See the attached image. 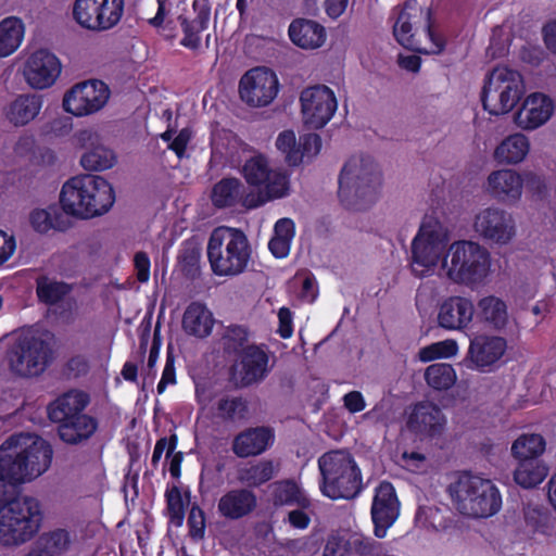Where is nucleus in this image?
<instances>
[{
	"instance_id": "obj_29",
	"label": "nucleus",
	"mask_w": 556,
	"mask_h": 556,
	"mask_svg": "<svg viewBox=\"0 0 556 556\" xmlns=\"http://www.w3.org/2000/svg\"><path fill=\"white\" fill-rule=\"evenodd\" d=\"M257 507L256 494L247 488L227 491L217 503L218 514L228 520H239L251 515Z\"/></svg>"
},
{
	"instance_id": "obj_17",
	"label": "nucleus",
	"mask_w": 556,
	"mask_h": 556,
	"mask_svg": "<svg viewBox=\"0 0 556 556\" xmlns=\"http://www.w3.org/2000/svg\"><path fill=\"white\" fill-rule=\"evenodd\" d=\"M300 102L304 123L311 129L323 128L338 108L334 92L325 85L305 88L300 94Z\"/></svg>"
},
{
	"instance_id": "obj_21",
	"label": "nucleus",
	"mask_w": 556,
	"mask_h": 556,
	"mask_svg": "<svg viewBox=\"0 0 556 556\" xmlns=\"http://www.w3.org/2000/svg\"><path fill=\"white\" fill-rule=\"evenodd\" d=\"M400 515V502L393 484L389 481H381L375 489L371 504V519L374 533L382 539L387 530L395 522Z\"/></svg>"
},
{
	"instance_id": "obj_33",
	"label": "nucleus",
	"mask_w": 556,
	"mask_h": 556,
	"mask_svg": "<svg viewBox=\"0 0 556 556\" xmlns=\"http://www.w3.org/2000/svg\"><path fill=\"white\" fill-rule=\"evenodd\" d=\"M215 319L204 303L193 301L185 309L181 327L188 334L199 339L207 338L213 330Z\"/></svg>"
},
{
	"instance_id": "obj_20",
	"label": "nucleus",
	"mask_w": 556,
	"mask_h": 556,
	"mask_svg": "<svg viewBox=\"0 0 556 556\" xmlns=\"http://www.w3.org/2000/svg\"><path fill=\"white\" fill-rule=\"evenodd\" d=\"M476 232L484 240L505 244L515 236V220L505 210L486 207L480 211L473 223Z\"/></svg>"
},
{
	"instance_id": "obj_19",
	"label": "nucleus",
	"mask_w": 556,
	"mask_h": 556,
	"mask_svg": "<svg viewBox=\"0 0 556 556\" xmlns=\"http://www.w3.org/2000/svg\"><path fill=\"white\" fill-rule=\"evenodd\" d=\"M507 350L503 337L477 334L470 339L465 363L467 368L483 374L494 371Z\"/></svg>"
},
{
	"instance_id": "obj_5",
	"label": "nucleus",
	"mask_w": 556,
	"mask_h": 556,
	"mask_svg": "<svg viewBox=\"0 0 556 556\" xmlns=\"http://www.w3.org/2000/svg\"><path fill=\"white\" fill-rule=\"evenodd\" d=\"M447 492L456 509L471 518H488L502 507V495L489 479L464 471L452 482Z\"/></svg>"
},
{
	"instance_id": "obj_10",
	"label": "nucleus",
	"mask_w": 556,
	"mask_h": 556,
	"mask_svg": "<svg viewBox=\"0 0 556 556\" xmlns=\"http://www.w3.org/2000/svg\"><path fill=\"white\" fill-rule=\"evenodd\" d=\"M7 359L15 376L39 377L54 361L52 339L48 334H23L8 350Z\"/></svg>"
},
{
	"instance_id": "obj_56",
	"label": "nucleus",
	"mask_w": 556,
	"mask_h": 556,
	"mask_svg": "<svg viewBox=\"0 0 556 556\" xmlns=\"http://www.w3.org/2000/svg\"><path fill=\"white\" fill-rule=\"evenodd\" d=\"M457 351V345L454 341H441L433 343L420 350L419 356L424 362H430L437 358L450 357Z\"/></svg>"
},
{
	"instance_id": "obj_25",
	"label": "nucleus",
	"mask_w": 556,
	"mask_h": 556,
	"mask_svg": "<svg viewBox=\"0 0 556 556\" xmlns=\"http://www.w3.org/2000/svg\"><path fill=\"white\" fill-rule=\"evenodd\" d=\"M445 426L443 412L431 402L417 403L407 419V427L412 432L430 439L440 437Z\"/></svg>"
},
{
	"instance_id": "obj_53",
	"label": "nucleus",
	"mask_w": 556,
	"mask_h": 556,
	"mask_svg": "<svg viewBox=\"0 0 556 556\" xmlns=\"http://www.w3.org/2000/svg\"><path fill=\"white\" fill-rule=\"evenodd\" d=\"M351 538L352 556H381L383 547L380 542L371 538L353 534Z\"/></svg>"
},
{
	"instance_id": "obj_3",
	"label": "nucleus",
	"mask_w": 556,
	"mask_h": 556,
	"mask_svg": "<svg viewBox=\"0 0 556 556\" xmlns=\"http://www.w3.org/2000/svg\"><path fill=\"white\" fill-rule=\"evenodd\" d=\"M338 182L341 202L349 208L364 210L377 200L382 175L370 155H353L343 165Z\"/></svg>"
},
{
	"instance_id": "obj_43",
	"label": "nucleus",
	"mask_w": 556,
	"mask_h": 556,
	"mask_svg": "<svg viewBox=\"0 0 556 556\" xmlns=\"http://www.w3.org/2000/svg\"><path fill=\"white\" fill-rule=\"evenodd\" d=\"M546 441L539 433H522L511 445V455L517 460H525L530 457L542 459L541 456L545 452Z\"/></svg>"
},
{
	"instance_id": "obj_49",
	"label": "nucleus",
	"mask_w": 556,
	"mask_h": 556,
	"mask_svg": "<svg viewBox=\"0 0 556 556\" xmlns=\"http://www.w3.org/2000/svg\"><path fill=\"white\" fill-rule=\"evenodd\" d=\"M201 253L202 249L195 241L186 240L182 242L178 262L186 277L194 278L199 274Z\"/></svg>"
},
{
	"instance_id": "obj_26",
	"label": "nucleus",
	"mask_w": 556,
	"mask_h": 556,
	"mask_svg": "<svg viewBox=\"0 0 556 556\" xmlns=\"http://www.w3.org/2000/svg\"><path fill=\"white\" fill-rule=\"evenodd\" d=\"M274 440L275 434L269 427H250L235 435L231 450L239 458L255 457L266 452Z\"/></svg>"
},
{
	"instance_id": "obj_34",
	"label": "nucleus",
	"mask_w": 556,
	"mask_h": 556,
	"mask_svg": "<svg viewBox=\"0 0 556 556\" xmlns=\"http://www.w3.org/2000/svg\"><path fill=\"white\" fill-rule=\"evenodd\" d=\"M98 420L87 414L78 415L58 426V434L68 445L80 444L90 439L98 429Z\"/></svg>"
},
{
	"instance_id": "obj_55",
	"label": "nucleus",
	"mask_w": 556,
	"mask_h": 556,
	"mask_svg": "<svg viewBox=\"0 0 556 556\" xmlns=\"http://www.w3.org/2000/svg\"><path fill=\"white\" fill-rule=\"evenodd\" d=\"M90 368V359L87 355L74 354L63 365V375L67 379H79L86 377Z\"/></svg>"
},
{
	"instance_id": "obj_32",
	"label": "nucleus",
	"mask_w": 556,
	"mask_h": 556,
	"mask_svg": "<svg viewBox=\"0 0 556 556\" xmlns=\"http://www.w3.org/2000/svg\"><path fill=\"white\" fill-rule=\"evenodd\" d=\"M89 404V396L84 391H70L59 396L48 406V416L51 421L61 425L78 415Z\"/></svg>"
},
{
	"instance_id": "obj_50",
	"label": "nucleus",
	"mask_w": 556,
	"mask_h": 556,
	"mask_svg": "<svg viewBox=\"0 0 556 556\" xmlns=\"http://www.w3.org/2000/svg\"><path fill=\"white\" fill-rule=\"evenodd\" d=\"M37 542L52 556H60L68 551L72 544V535L66 529L56 528L41 534Z\"/></svg>"
},
{
	"instance_id": "obj_1",
	"label": "nucleus",
	"mask_w": 556,
	"mask_h": 556,
	"mask_svg": "<svg viewBox=\"0 0 556 556\" xmlns=\"http://www.w3.org/2000/svg\"><path fill=\"white\" fill-rule=\"evenodd\" d=\"M29 439L31 442L24 447L17 435H11L0 445V481L11 488L39 477L51 465L53 451L49 442L40 437Z\"/></svg>"
},
{
	"instance_id": "obj_64",
	"label": "nucleus",
	"mask_w": 556,
	"mask_h": 556,
	"mask_svg": "<svg viewBox=\"0 0 556 556\" xmlns=\"http://www.w3.org/2000/svg\"><path fill=\"white\" fill-rule=\"evenodd\" d=\"M542 38L546 49L556 55V18L549 20L543 25Z\"/></svg>"
},
{
	"instance_id": "obj_58",
	"label": "nucleus",
	"mask_w": 556,
	"mask_h": 556,
	"mask_svg": "<svg viewBox=\"0 0 556 556\" xmlns=\"http://www.w3.org/2000/svg\"><path fill=\"white\" fill-rule=\"evenodd\" d=\"M323 556H352L351 538L330 535L327 539Z\"/></svg>"
},
{
	"instance_id": "obj_8",
	"label": "nucleus",
	"mask_w": 556,
	"mask_h": 556,
	"mask_svg": "<svg viewBox=\"0 0 556 556\" xmlns=\"http://www.w3.org/2000/svg\"><path fill=\"white\" fill-rule=\"evenodd\" d=\"M442 266L452 281L465 286H477L483 282L490 271L491 255L477 242L458 240L450 245L442 258Z\"/></svg>"
},
{
	"instance_id": "obj_14",
	"label": "nucleus",
	"mask_w": 556,
	"mask_h": 556,
	"mask_svg": "<svg viewBox=\"0 0 556 556\" xmlns=\"http://www.w3.org/2000/svg\"><path fill=\"white\" fill-rule=\"evenodd\" d=\"M240 99L251 108L269 105L278 94L279 80L276 73L265 66L245 72L239 80Z\"/></svg>"
},
{
	"instance_id": "obj_38",
	"label": "nucleus",
	"mask_w": 556,
	"mask_h": 556,
	"mask_svg": "<svg viewBox=\"0 0 556 556\" xmlns=\"http://www.w3.org/2000/svg\"><path fill=\"white\" fill-rule=\"evenodd\" d=\"M273 504L276 507L296 506L312 508V500L293 479H283L271 485Z\"/></svg>"
},
{
	"instance_id": "obj_31",
	"label": "nucleus",
	"mask_w": 556,
	"mask_h": 556,
	"mask_svg": "<svg viewBox=\"0 0 556 556\" xmlns=\"http://www.w3.org/2000/svg\"><path fill=\"white\" fill-rule=\"evenodd\" d=\"M523 180L513 169L495 170L488 177V189L491 195L502 202H511L520 199Z\"/></svg>"
},
{
	"instance_id": "obj_7",
	"label": "nucleus",
	"mask_w": 556,
	"mask_h": 556,
	"mask_svg": "<svg viewBox=\"0 0 556 556\" xmlns=\"http://www.w3.org/2000/svg\"><path fill=\"white\" fill-rule=\"evenodd\" d=\"M43 514L33 496H14L0 507V544L14 546L31 540L39 531Z\"/></svg>"
},
{
	"instance_id": "obj_22",
	"label": "nucleus",
	"mask_w": 556,
	"mask_h": 556,
	"mask_svg": "<svg viewBox=\"0 0 556 556\" xmlns=\"http://www.w3.org/2000/svg\"><path fill=\"white\" fill-rule=\"evenodd\" d=\"M61 74V62L55 54L47 49L31 53L25 64L24 76L35 89L51 87Z\"/></svg>"
},
{
	"instance_id": "obj_24",
	"label": "nucleus",
	"mask_w": 556,
	"mask_h": 556,
	"mask_svg": "<svg viewBox=\"0 0 556 556\" xmlns=\"http://www.w3.org/2000/svg\"><path fill=\"white\" fill-rule=\"evenodd\" d=\"M554 102L542 92H533L526 97L515 113L514 121L525 130H534L543 126L554 113Z\"/></svg>"
},
{
	"instance_id": "obj_28",
	"label": "nucleus",
	"mask_w": 556,
	"mask_h": 556,
	"mask_svg": "<svg viewBox=\"0 0 556 556\" xmlns=\"http://www.w3.org/2000/svg\"><path fill=\"white\" fill-rule=\"evenodd\" d=\"M475 315L472 302L464 296L453 295L445 299L440 305L438 324L447 330L466 328Z\"/></svg>"
},
{
	"instance_id": "obj_59",
	"label": "nucleus",
	"mask_w": 556,
	"mask_h": 556,
	"mask_svg": "<svg viewBox=\"0 0 556 556\" xmlns=\"http://www.w3.org/2000/svg\"><path fill=\"white\" fill-rule=\"evenodd\" d=\"M298 148L302 163L304 157L311 159L320 152L321 138L317 134H305L300 137Z\"/></svg>"
},
{
	"instance_id": "obj_62",
	"label": "nucleus",
	"mask_w": 556,
	"mask_h": 556,
	"mask_svg": "<svg viewBox=\"0 0 556 556\" xmlns=\"http://www.w3.org/2000/svg\"><path fill=\"white\" fill-rule=\"evenodd\" d=\"M547 514L539 506L528 505L525 508V520L534 531H541L547 522Z\"/></svg>"
},
{
	"instance_id": "obj_48",
	"label": "nucleus",
	"mask_w": 556,
	"mask_h": 556,
	"mask_svg": "<svg viewBox=\"0 0 556 556\" xmlns=\"http://www.w3.org/2000/svg\"><path fill=\"white\" fill-rule=\"evenodd\" d=\"M116 156L111 149L97 146L81 155L80 164L87 170L101 172L111 168Z\"/></svg>"
},
{
	"instance_id": "obj_27",
	"label": "nucleus",
	"mask_w": 556,
	"mask_h": 556,
	"mask_svg": "<svg viewBox=\"0 0 556 556\" xmlns=\"http://www.w3.org/2000/svg\"><path fill=\"white\" fill-rule=\"evenodd\" d=\"M192 9L197 13L195 18L189 20L185 15L177 17L184 34L179 43L189 50L197 51L201 48V33L208 28L211 4L208 0H194Z\"/></svg>"
},
{
	"instance_id": "obj_46",
	"label": "nucleus",
	"mask_w": 556,
	"mask_h": 556,
	"mask_svg": "<svg viewBox=\"0 0 556 556\" xmlns=\"http://www.w3.org/2000/svg\"><path fill=\"white\" fill-rule=\"evenodd\" d=\"M457 376L454 367L445 363H435L427 367L425 380L427 384L437 391L451 389L456 382Z\"/></svg>"
},
{
	"instance_id": "obj_35",
	"label": "nucleus",
	"mask_w": 556,
	"mask_h": 556,
	"mask_svg": "<svg viewBox=\"0 0 556 556\" xmlns=\"http://www.w3.org/2000/svg\"><path fill=\"white\" fill-rule=\"evenodd\" d=\"M279 465L271 459L247 463L237 469V480L247 489H256L269 482L278 472Z\"/></svg>"
},
{
	"instance_id": "obj_36",
	"label": "nucleus",
	"mask_w": 556,
	"mask_h": 556,
	"mask_svg": "<svg viewBox=\"0 0 556 556\" xmlns=\"http://www.w3.org/2000/svg\"><path fill=\"white\" fill-rule=\"evenodd\" d=\"M29 223L33 229L39 233H48L50 230L66 231L72 227L70 214L56 205L48 208H35L29 214Z\"/></svg>"
},
{
	"instance_id": "obj_39",
	"label": "nucleus",
	"mask_w": 556,
	"mask_h": 556,
	"mask_svg": "<svg viewBox=\"0 0 556 556\" xmlns=\"http://www.w3.org/2000/svg\"><path fill=\"white\" fill-rule=\"evenodd\" d=\"M42 106L41 97L37 94H20L7 110V118L15 126H24L33 121Z\"/></svg>"
},
{
	"instance_id": "obj_45",
	"label": "nucleus",
	"mask_w": 556,
	"mask_h": 556,
	"mask_svg": "<svg viewBox=\"0 0 556 556\" xmlns=\"http://www.w3.org/2000/svg\"><path fill=\"white\" fill-rule=\"evenodd\" d=\"M72 286L64 281L51 280L47 276H40L36 280V294L39 302L46 305H55L70 292Z\"/></svg>"
},
{
	"instance_id": "obj_40",
	"label": "nucleus",
	"mask_w": 556,
	"mask_h": 556,
	"mask_svg": "<svg viewBox=\"0 0 556 556\" xmlns=\"http://www.w3.org/2000/svg\"><path fill=\"white\" fill-rule=\"evenodd\" d=\"M549 467L543 459L530 457L518 460L514 470V481L523 489H534L548 476Z\"/></svg>"
},
{
	"instance_id": "obj_63",
	"label": "nucleus",
	"mask_w": 556,
	"mask_h": 556,
	"mask_svg": "<svg viewBox=\"0 0 556 556\" xmlns=\"http://www.w3.org/2000/svg\"><path fill=\"white\" fill-rule=\"evenodd\" d=\"M134 266L136 269L137 280L141 283L148 282L150 279L151 262L149 255L139 251L134 256Z\"/></svg>"
},
{
	"instance_id": "obj_37",
	"label": "nucleus",
	"mask_w": 556,
	"mask_h": 556,
	"mask_svg": "<svg viewBox=\"0 0 556 556\" xmlns=\"http://www.w3.org/2000/svg\"><path fill=\"white\" fill-rule=\"evenodd\" d=\"M475 315L479 321L495 330L505 328L508 323L507 305L495 295L480 299L475 308Z\"/></svg>"
},
{
	"instance_id": "obj_4",
	"label": "nucleus",
	"mask_w": 556,
	"mask_h": 556,
	"mask_svg": "<svg viewBox=\"0 0 556 556\" xmlns=\"http://www.w3.org/2000/svg\"><path fill=\"white\" fill-rule=\"evenodd\" d=\"M206 253L214 275L235 277L247 270L252 249L247 235L241 229L217 227L211 232Z\"/></svg>"
},
{
	"instance_id": "obj_60",
	"label": "nucleus",
	"mask_w": 556,
	"mask_h": 556,
	"mask_svg": "<svg viewBox=\"0 0 556 556\" xmlns=\"http://www.w3.org/2000/svg\"><path fill=\"white\" fill-rule=\"evenodd\" d=\"M177 444H178V437L175 433L172 434L169 438H166V437L160 438L154 445V450H153L152 458H151V465L154 468L157 467L165 450H167L166 457L169 458V456L175 452Z\"/></svg>"
},
{
	"instance_id": "obj_42",
	"label": "nucleus",
	"mask_w": 556,
	"mask_h": 556,
	"mask_svg": "<svg viewBox=\"0 0 556 556\" xmlns=\"http://www.w3.org/2000/svg\"><path fill=\"white\" fill-rule=\"evenodd\" d=\"M24 33V24L16 16H9L0 22V58L9 56L18 49Z\"/></svg>"
},
{
	"instance_id": "obj_47",
	"label": "nucleus",
	"mask_w": 556,
	"mask_h": 556,
	"mask_svg": "<svg viewBox=\"0 0 556 556\" xmlns=\"http://www.w3.org/2000/svg\"><path fill=\"white\" fill-rule=\"evenodd\" d=\"M216 416L223 421H235L245 419L249 414V406L242 396L225 395L216 402Z\"/></svg>"
},
{
	"instance_id": "obj_13",
	"label": "nucleus",
	"mask_w": 556,
	"mask_h": 556,
	"mask_svg": "<svg viewBox=\"0 0 556 556\" xmlns=\"http://www.w3.org/2000/svg\"><path fill=\"white\" fill-rule=\"evenodd\" d=\"M124 0H75L73 17L88 30L102 31L114 27L122 18Z\"/></svg>"
},
{
	"instance_id": "obj_11",
	"label": "nucleus",
	"mask_w": 556,
	"mask_h": 556,
	"mask_svg": "<svg viewBox=\"0 0 556 556\" xmlns=\"http://www.w3.org/2000/svg\"><path fill=\"white\" fill-rule=\"evenodd\" d=\"M525 91V80L518 71L508 66H496L484 80L481 102L489 114L498 116L510 112Z\"/></svg>"
},
{
	"instance_id": "obj_30",
	"label": "nucleus",
	"mask_w": 556,
	"mask_h": 556,
	"mask_svg": "<svg viewBox=\"0 0 556 556\" xmlns=\"http://www.w3.org/2000/svg\"><path fill=\"white\" fill-rule=\"evenodd\" d=\"M288 35L293 45L304 50L321 47L326 41L325 27L314 20L294 18L288 28Z\"/></svg>"
},
{
	"instance_id": "obj_23",
	"label": "nucleus",
	"mask_w": 556,
	"mask_h": 556,
	"mask_svg": "<svg viewBox=\"0 0 556 556\" xmlns=\"http://www.w3.org/2000/svg\"><path fill=\"white\" fill-rule=\"evenodd\" d=\"M211 199L217 208L233 207L239 203L247 208H255L264 204V199L247 193L241 180L235 177H225L216 182Z\"/></svg>"
},
{
	"instance_id": "obj_9",
	"label": "nucleus",
	"mask_w": 556,
	"mask_h": 556,
	"mask_svg": "<svg viewBox=\"0 0 556 556\" xmlns=\"http://www.w3.org/2000/svg\"><path fill=\"white\" fill-rule=\"evenodd\" d=\"M393 36L405 49L420 51L416 38L418 24L424 22V31L429 39L431 53H441L445 48V38L437 31L432 12L420 7L417 0H406L402 5L393 9Z\"/></svg>"
},
{
	"instance_id": "obj_2",
	"label": "nucleus",
	"mask_w": 556,
	"mask_h": 556,
	"mask_svg": "<svg viewBox=\"0 0 556 556\" xmlns=\"http://www.w3.org/2000/svg\"><path fill=\"white\" fill-rule=\"evenodd\" d=\"M115 201L114 189L101 176L86 174L72 177L62 187L60 204L66 214L91 218L106 213Z\"/></svg>"
},
{
	"instance_id": "obj_41",
	"label": "nucleus",
	"mask_w": 556,
	"mask_h": 556,
	"mask_svg": "<svg viewBox=\"0 0 556 556\" xmlns=\"http://www.w3.org/2000/svg\"><path fill=\"white\" fill-rule=\"evenodd\" d=\"M529 150V139L522 134H514L497 146L494 155L500 163L517 164L523 161Z\"/></svg>"
},
{
	"instance_id": "obj_57",
	"label": "nucleus",
	"mask_w": 556,
	"mask_h": 556,
	"mask_svg": "<svg viewBox=\"0 0 556 556\" xmlns=\"http://www.w3.org/2000/svg\"><path fill=\"white\" fill-rule=\"evenodd\" d=\"M157 2V11L156 14L148 21L149 25L156 29H162V34L170 39L174 37L173 31L175 30V25L173 21H168L165 23V17L167 15V5L170 3V0H156Z\"/></svg>"
},
{
	"instance_id": "obj_15",
	"label": "nucleus",
	"mask_w": 556,
	"mask_h": 556,
	"mask_svg": "<svg viewBox=\"0 0 556 556\" xmlns=\"http://www.w3.org/2000/svg\"><path fill=\"white\" fill-rule=\"evenodd\" d=\"M109 86L99 79L73 86L63 98V108L75 116H87L100 111L109 101Z\"/></svg>"
},
{
	"instance_id": "obj_61",
	"label": "nucleus",
	"mask_w": 556,
	"mask_h": 556,
	"mask_svg": "<svg viewBox=\"0 0 556 556\" xmlns=\"http://www.w3.org/2000/svg\"><path fill=\"white\" fill-rule=\"evenodd\" d=\"M176 382L175 356L168 351L162 377L156 386L157 393L162 394L165 392L167 386L176 384Z\"/></svg>"
},
{
	"instance_id": "obj_12",
	"label": "nucleus",
	"mask_w": 556,
	"mask_h": 556,
	"mask_svg": "<svg viewBox=\"0 0 556 556\" xmlns=\"http://www.w3.org/2000/svg\"><path fill=\"white\" fill-rule=\"evenodd\" d=\"M241 173L249 186L260 190L256 197L264 199V203L267 200L280 199L288 194V176L280 170L271 169L263 154L247 160Z\"/></svg>"
},
{
	"instance_id": "obj_54",
	"label": "nucleus",
	"mask_w": 556,
	"mask_h": 556,
	"mask_svg": "<svg viewBox=\"0 0 556 556\" xmlns=\"http://www.w3.org/2000/svg\"><path fill=\"white\" fill-rule=\"evenodd\" d=\"M187 526L191 540L199 542L204 539L206 528L205 513L197 503L192 504L189 509Z\"/></svg>"
},
{
	"instance_id": "obj_6",
	"label": "nucleus",
	"mask_w": 556,
	"mask_h": 556,
	"mask_svg": "<svg viewBox=\"0 0 556 556\" xmlns=\"http://www.w3.org/2000/svg\"><path fill=\"white\" fill-rule=\"evenodd\" d=\"M320 491L331 500H353L363 490L362 471L346 450H332L318 458Z\"/></svg>"
},
{
	"instance_id": "obj_51",
	"label": "nucleus",
	"mask_w": 556,
	"mask_h": 556,
	"mask_svg": "<svg viewBox=\"0 0 556 556\" xmlns=\"http://www.w3.org/2000/svg\"><path fill=\"white\" fill-rule=\"evenodd\" d=\"M164 496L169 522L177 528L181 527L186 517V504L180 489L177 485L167 486Z\"/></svg>"
},
{
	"instance_id": "obj_16",
	"label": "nucleus",
	"mask_w": 556,
	"mask_h": 556,
	"mask_svg": "<svg viewBox=\"0 0 556 556\" xmlns=\"http://www.w3.org/2000/svg\"><path fill=\"white\" fill-rule=\"evenodd\" d=\"M445 245L439 231L421 225L412 242V273L419 278L430 275L441 260Z\"/></svg>"
},
{
	"instance_id": "obj_44",
	"label": "nucleus",
	"mask_w": 556,
	"mask_h": 556,
	"mask_svg": "<svg viewBox=\"0 0 556 556\" xmlns=\"http://www.w3.org/2000/svg\"><path fill=\"white\" fill-rule=\"evenodd\" d=\"M250 331L242 325H229L220 334V346L224 355L239 356L249 343Z\"/></svg>"
},
{
	"instance_id": "obj_52",
	"label": "nucleus",
	"mask_w": 556,
	"mask_h": 556,
	"mask_svg": "<svg viewBox=\"0 0 556 556\" xmlns=\"http://www.w3.org/2000/svg\"><path fill=\"white\" fill-rule=\"evenodd\" d=\"M276 147L285 154L288 165L298 166L301 164V153L299 152L293 130H285L280 132L276 140Z\"/></svg>"
},
{
	"instance_id": "obj_18",
	"label": "nucleus",
	"mask_w": 556,
	"mask_h": 556,
	"mask_svg": "<svg viewBox=\"0 0 556 556\" xmlns=\"http://www.w3.org/2000/svg\"><path fill=\"white\" fill-rule=\"evenodd\" d=\"M268 363L269 356L266 346L251 343L230 366V379L243 388L260 383L269 372Z\"/></svg>"
}]
</instances>
